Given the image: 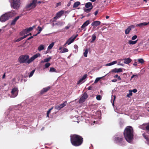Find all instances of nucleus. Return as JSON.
Masks as SVG:
<instances>
[{"label": "nucleus", "instance_id": "obj_1", "mask_svg": "<svg viewBox=\"0 0 149 149\" xmlns=\"http://www.w3.org/2000/svg\"><path fill=\"white\" fill-rule=\"evenodd\" d=\"M83 137L79 135L73 134L70 136V142L72 146L75 147L81 145L83 142Z\"/></svg>", "mask_w": 149, "mask_h": 149}, {"label": "nucleus", "instance_id": "obj_2", "mask_svg": "<svg viewBox=\"0 0 149 149\" xmlns=\"http://www.w3.org/2000/svg\"><path fill=\"white\" fill-rule=\"evenodd\" d=\"M124 135L126 140L129 143H130L133 139V130L130 126H127L124 132Z\"/></svg>", "mask_w": 149, "mask_h": 149}, {"label": "nucleus", "instance_id": "obj_3", "mask_svg": "<svg viewBox=\"0 0 149 149\" xmlns=\"http://www.w3.org/2000/svg\"><path fill=\"white\" fill-rule=\"evenodd\" d=\"M13 14L11 12L6 13L0 17V21L2 22H5L8 20L9 17H13Z\"/></svg>", "mask_w": 149, "mask_h": 149}, {"label": "nucleus", "instance_id": "obj_4", "mask_svg": "<svg viewBox=\"0 0 149 149\" xmlns=\"http://www.w3.org/2000/svg\"><path fill=\"white\" fill-rule=\"evenodd\" d=\"M21 3L19 0H13L12 7L15 9H18L20 8Z\"/></svg>", "mask_w": 149, "mask_h": 149}, {"label": "nucleus", "instance_id": "obj_5", "mask_svg": "<svg viewBox=\"0 0 149 149\" xmlns=\"http://www.w3.org/2000/svg\"><path fill=\"white\" fill-rule=\"evenodd\" d=\"M29 56L27 55H22L19 58V61L21 63H24L27 62V60L29 58Z\"/></svg>", "mask_w": 149, "mask_h": 149}, {"label": "nucleus", "instance_id": "obj_6", "mask_svg": "<svg viewBox=\"0 0 149 149\" xmlns=\"http://www.w3.org/2000/svg\"><path fill=\"white\" fill-rule=\"evenodd\" d=\"M88 95L86 92L84 93L82 95V96L80 98L79 100V103H82L84 102L88 98Z\"/></svg>", "mask_w": 149, "mask_h": 149}, {"label": "nucleus", "instance_id": "obj_7", "mask_svg": "<svg viewBox=\"0 0 149 149\" xmlns=\"http://www.w3.org/2000/svg\"><path fill=\"white\" fill-rule=\"evenodd\" d=\"M18 89L17 87H15L12 89L11 93V96L12 97H16L18 94Z\"/></svg>", "mask_w": 149, "mask_h": 149}, {"label": "nucleus", "instance_id": "obj_8", "mask_svg": "<svg viewBox=\"0 0 149 149\" xmlns=\"http://www.w3.org/2000/svg\"><path fill=\"white\" fill-rule=\"evenodd\" d=\"M36 1L35 0H33L32 3L28 4L26 7L30 9L34 8L36 6Z\"/></svg>", "mask_w": 149, "mask_h": 149}, {"label": "nucleus", "instance_id": "obj_9", "mask_svg": "<svg viewBox=\"0 0 149 149\" xmlns=\"http://www.w3.org/2000/svg\"><path fill=\"white\" fill-rule=\"evenodd\" d=\"M67 101L64 102L63 103L60 104L59 105L55 107V109L57 110H60L66 106L67 104Z\"/></svg>", "mask_w": 149, "mask_h": 149}, {"label": "nucleus", "instance_id": "obj_10", "mask_svg": "<svg viewBox=\"0 0 149 149\" xmlns=\"http://www.w3.org/2000/svg\"><path fill=\"white\" fill-rule=\"evenodd\" d=\"M123 138L122 136L119 137H116L114 138V141L116 143H120L123 141Z\"/></svg>", "mask_w": 149, "mask_h": 149}, {"label": "nucleus", "instance_id": "obj_11", "mask_svg": "<svg viewBox=\"0 0 149 149\" xmlns=\"http://www.w3.org/2000/svg\"><path fill=\"white\" fill-rule=\"evenodd\" d=\"M51 88V87L48 86L44 88H43L40 91V93L41 95L44 94V93L47 92Z\"/></svg>", "mask_w": 149, "mask_h": 149}, {"label": "nucleus", "instance_id": "obj_12", "mask_svg": "<svg viewBox=\"0 0 149 149\" xmlns=\"http://www.w3.org/2000/svg\"><path fill=\"white\" fill-rule=\"evenodd\" d=\"M101 22L98 21H95L93 22L91 24L92 26L94 27H96L97 26L100 25Z\"/></svg>", "mask_w": 149, "mask_h": 149}, {"label": "nucleus", "instance_id": "obj_13", "mask_svg": "<svg viewBox=\"0 0 149 149\" xmlns=\"http://www.w3.org/2000/svg\"><path fill=\"white\" fill-rule=\"evenodd\" d=\"M87 77V74H84L81 78L80 79L79 81L77 84H79L80 83L82 84L85 81V79Z\"/></svg>", "mask_w": 149, "mask_h": 149}, {"label": "nucleus", "instance_id": "obj_14", "mask_svg": "<svg viewBox=\"0 0 149 149\" xmlns=\"http://www.w3.org/2000/svg\"><path fill=\"white\" fill-rule=\"evenodd\" d=\"M64 12L63 11H61L58 12L56 14V16L54 17V19H57L61 17V16L63 14Z\"/></svg>", "mask_w": 149, "mask_h": 149}, {"label": "nucleus", "instance_id": "obj_15", "mask_svg": "<svg viewBox=\"0 0 149 149\" xmlns=\"http://www.w3.org/2000/svg\"><path fill=\"white\" fill-rule=\"evenodd\" d=\"M111 72H113L115 73H118L120 72H122V70L121 68H115L113 69L111 71Z\"/></svg>", "mask_w": 149, "mask_h": 149}, {"label": "nucleus", "instance_id": "obj_16", "mask_svg": "<svg viewBox=\"0 0 149 149\" xmlns=\"http://www.w3.org/2000/svg\"><path fill=\"white\" fill-rule=\"evenodd\" d=\"M34 27V26H33L32 27H30L29 28L26 29L24 30V33H27L30 31H31L33 29Z\"/></svg>", "mask_w": 149, "mask_h": 149}, {"label": "nucleus", "instance_id": "obj_17", "mask_svg": "<svg viewBox=\"0 0 149 149\" xmlns=\"http://www.w3.org/2000/svg\"><path fill=\"white\" fill-rule=\"evenodd\" d=\"M132 61V60L129 58H125L124 59V63L127 64L130 63Z\"/></svg>", "mask_w": 149, "mask_h": 149}, {"label": "nucleus", "instance_id": "obj_18", "mask_svg": "<svg viewBox=\"0 0 149 149\" xmlns=\"http://www.w3.org/2000/svg\"><path fill=\"white\" fill-rule=\"evenodd\" d=\"M89 24V21L88 20L86 21L81 26V28L82 29L84 28L86 26H87Z\"/></svg>", "mask_w": 149, "mask_h": 149}, {"label": "nucleus", "instance_id": "obj_19", "mask_svg": "<svg viewBox=\"0 0 149 149\" xmlns=\"http://www.w3.org/2000/svg\"><path fill=\"white\" fill-rule=\"evenodd\" d=\"M149 24V22L148 23L143 22L139 24H137L136 25V26L141 27L143 26H146Z\"/></svg>", "mask_w": 149, "mask_h": 149}, {"label": "nucleus", "instance_id": "obj_20", "mask_svg": "<svg viewBox=\"0 0 149 149\" xmlns=\"http://www.w3.org/2000/svg\"><path fill=\"white\" fill-rule=\"evenodd\" d=\"M78 36V34L76 35L75 36H74V35L73 36L69 39V41H70L71 42V43L72 42L74 41L75 39Z\"/></svg>", "mask_w": 149, "mask_h": 149}, {"label": "nucleus", "instance_id": "obj_21", "mask_svg": "<svg viewBox=\"0 0 149 149\" xmlns=\"http://www.w3.org/2000/svg\"><path fill=\"white\" fill-rule=\"evenodd\" d=\"M20 17V16H18L17 17H15L12 22L11 23V25H14L16 22L17 21V19H18L19 18V17Z\"/></svg>", "mask_w": 149, "mask_h": 149}, {"label": "nucleus", "instance_id": "obj_22", "mask_svg": "<svg viewBox=\"0 0 149 149\" xmlns=\"http://www.w3.org/2000/svg\"><path fill=\"white\" fill-rule=\"evenodd\" d=\"M52 58L51 57H50L48 58H45L44 60L41 61V63L48 62Z\"/></svg>", "mask_w": 149, "mask_h": 149}, {"label": "nucleus", "instance_id": "obj_23", "mask_svg": "<svg viewBox=\"0 0 149 149\" xmlns=\"http://www.w3.org/2000/svg\"><path fill=\"white\" fill-rule=\"evenodd\" d=\"M85 6L86 8H88L90 7H91V8H92V7H93L92 4L90 2H88L86 3Z\"/></svg>", "mask_w": 149, "mask_h": 149}, {"label": "nucleus", "instance_id": "obj_24", "mask_svg": "<svg viewBox=\"0 0 149 149\" xmlns=\"http://www.w3.org/2000/svg\"><path fill=\"white\" fill-rule=\"evenodd\" d=\"M137 40L134 41L129 40L128 41V43L130 45H133L136 43L137 42Z\"/></svg>", "mask_w": 149, "mask_h": 149}, {"label": "nucleus", "instance_id": "obj_25", "mask_svg": "<svg viewBox=\"0 0 149 149\" xmlns=\"http://www.w3.org/2000/svg\"><path fill=\"white\" fill-rule=\"evenodd\" d=\"M117 62L116 61H114L111 63L106 64V66H109L112 65L114 64H116V63Z\"/></svg>", "mask_w": 149, "mask_h": 149}, {"label": "nucleus", "instance_id": "obj_26", "mask_svg": "<svg viewBox=\"0 0 149 149\" xmlns=\"http://www.w3.org/2000/svg\"><path fill=\"white\" fill-rule=\"evenodd\" d=\"M80 4V3L79 1H77L75 2L73 5V7L75 8L77 7Z\"/></svg>", "mask_w": 149, "mask_h": 149}, {"label": "nucleus", "instance_id": "obj_27", "mask_svg": "<svg viewBox=\"0 0 149 149\" xmlns=\"http://www.w3.org/2000/svg\"><path fill=\"white\" fill-rule=\"evenodd\" d=\"M44 48V46L43 45H40L38 48V50L40 51L41 50H43Z\"/></svg>", "mask_w": 149, "mask_h": 149}, {"label": "nucleus", "instance_id": "obj_28", "mask_svg": "<svg viewBox=\"0 0 149 149\" xmlns=\"http://www.w3.org/2000/svg\"><path fill=\"white\" fill-rule=\"evenodd\" d=\"M35 59L33 57V56H32L30 59H29L27 61V62L28 64L30 63L31 62L33 61Z\"/></svg>", "mask_w": 149, "mask_h": 149}, {"label": "nucleus", "instance_id": "obj_29", "mask_svg": "<svg viewBox=\"0 0 149 149\" xmlns=\"http://www.w3.org/2000/svg\"><path fill=\"white\" fill-rule=\"evenodd\" d=\"M94 34L92 36V40L91 41V43H93V42L95 40L96 38V36H95V35Z\"/></svg>", "mask_w": 149, "mask_h": 149}, {"label": "nucleus", "instance_id": "obj_30", "mask_svg": "<svg viewBox=\"0 0 149 149\" xmlns=\"http://www.w3.org/2000/svg\"><path fill=\"white\" fill-rule=\"evenodd\" d=\"M130 31L131 30L130 28H129L128 27L125 31V34L126 35L128 34Z\"/></svg>", "mask_w": 149, "mask_h": 149}, {"label": "nucleus", "instance_id": "obj_31", "mask_svg": "<svg viewBox=\"0 0 149 149\" xmlns=\"http://www.w3.org/2000/svg\"><path fill=\"white\" fill-rule=\"evenodd\" d=\"M103 77H97L96 78L95 81L94 83H97L99 81H101L100 79L102 78Z\"/></svg>", "mask_w": 149, "mask_h": 149}, {"label": "nucleus", "instance_id": "obj_32", "mask_svg": "<svg viewBox=\"0 0 149 149\" xmlns=\"http://www.w3.org/2000/svg\"><path fill=\"white\" fill-rule=\"evenodd\" d=\"M68 49L67 48H64L63 50H61L60 52L61 53H63L68 52Z\"/></svg>", "mask_w": 149, "mask_h": 149}, {"label": "nucleus", "instance_id": "obj_33", "mask_svg": "<svg viewBox=\"0 0 149 149\" xmlns=\"http://www.w3.org/2000/svg\"><path fill=\"white\" fill-rule=\"evenodd\" d=\"M138 77V76L137 75H133L131 77V80H134L137 78Z\"/></svg>", "mask_w": 149, "mask_h": 149}, {"label": "nucleus", "instance_id": "obj_34", "mask_svg": "<svg viewBox=\"0 0 149 149\" xmlns=\"http://www.w3.org/2000/svg\"><path fill=\"white\" fill-rule=\"evenodd\" d=\"M49 72H56V70L54 68H50Z\"/></svg>", "mask_w": 149, "mask_h": 149}, {"label": "nucleus", "instance_id": "obj_35", "mask_svg": "<svg viewBox=\"0 0 149 149\" xmlns=\"http://www.w3.org/2000/svg\"><path fill=\"white\" fill-rule=\"evenodd\" d=\"M54 42H52L51 43L48 47V49H51L53 46L54 45Z\"/></svg>", "mask_w": 149, "mask_h": 149}, {"label": "nucleus", "instance_id": "obj_36", "mask_svg": "<svg viewBox=\"0 0 149 149\" xmlns=\"http://www.w3.org/2000/svg\"><path fill=\"white\" fill-rule=\"evenodd\" d=\"M145 129L147 131H149V123L146 124Z\"/></svg>", "mask_w": 149, "mask_h": 149}, {"label": "nucleus", "instance_id": "obj_37", "mask_svg": "<svg viewBox=\"0 0 149 149\" xmlns=\"http://www.w3.org/2000/svg\"><path fill=\"white\" fill-rule=\"evenodd\" d=\"M88 52V50L87 48L85 50L84 52V56L86 57L87 56V54Z\"/></svg>", "mask_w": 149, "mask_h": 149}, {"label": "nucleus", "instance_id": "obj_38", "mask_svg": "<svg viewBox=\"0 0 149 149\" xmlns=\"http://www.w3.org/2000/svg\"><path fill=\"white\" fill-rule=\"evenodd\" d=\"M38 31L37 33V34H39L42 30V29L39 26H38Z\"/></svg>", "mask_w": 149, "mask_h": 149}, {"label": "nucleus", "instance_id": "obj_39", "mask_svg": "<svg viewBox=\"0 0 149 149\" xmlns=\"http://www.w3.org/2000/svg\"><path fill=\"white\" fill-rule=\"evenodd\" d=\"M35 71V70H33L30 72V73L29 75V78L33 76Z\"/></svg>", "mask_w": 149, "mask_h": 149}, {"label": "nucleus", "instance_id": "obj_40", "mask_svg": "<svg viewBox=\"0 0 149 149\" xmlns=\"http://www.w3.org/2000/svg\"><path fill=\"white\" fill-rule=\"evenodd\" d=\"M92 9V8H88V9H85L84 10V11L86 13H88Z\"/></svg>", "mask_w": 149, "mask_h": 149}, {"label": "nucleus", "instance_id": "obj_41", "mask_svg": "<svg viewBox=\"0 0 149 149\" xmlns=\"http://www.w3.org/2000/svg\"><path fill=\"white\" fill-rule=\"evenodd\" d=\"M40 56V54L39 53H37L36 54L33 56V57L35 59L36 58H37L38 57Z\"/></svg>", "mask_w": 149, "mask_h": 149}, {"label": "nucleus", "instance_id": "obj_42", "mask_svg": "<svg viewBox=\"0 0 149 149\" xmlns=\"http://www.w3.org/2000/svg\"><path fill=\"white\" fill-rule=\"evenodd\" d=\"M96 98L97 100H100L101 99L102 97L100 95H99L97 96Z\"/></svg>", "mask_w": 149, "mask_h": 149}, {"label": "nucleus", "instance_id": "obj_43", "mask_svg": "<svg viewBox=\"0 0 149 149\" xmlns=\"http://www.w3.org/2000/svg\"><path fill=\"white\" fill-rule=\"evenodd\" d=\"M138 61L139 63H143L144 62V61L143 60V59L142 58L138 59Z\"/></svg>", "mask_w": 149, "mask_h": 149}, {"label": "nucleus", "instance_id": "obj_44", "mask_svg": "<svg viewBox=\"0 0 149 149\" xmlns=\"http://www.w3.org/2000/svg\"><path fill=\"white\" fill-rule=\"evenodd\" d=\"M51 64L50 63H47L45 64V67L46 68H47L49 67L50 65Z\"/></svg>", "mask_w": 149, "mask_h": 149}, {"label": "nucleus", "instance_id": "obj_45", "mask_svg": "<svg viewBox=\"0 0 149 149\" xmlns=\"http://www.w3.org/2000/svg\"><path fill=\"white\" fill-rule=\"evenodd\" d=\"M129 93L127 95V96L128 97H129L130 96H132V92L131 91V90H129Z\"/></svg>", "mask_w": 149, "mask_h": 149}, {"label": "nucleus", "instance_id": "obj_46", "mask_svg": "<svg viewBox=\"0 0 149 149\" xmlns=\"http://www.w3.org/2000/svg\"><path fill=\"white\" fill-rule=\"evenodd\" d=\"M113 99H111V102L112 103V104H114V101L116 98V96L115 95H114L113 96Z\"/></svg>", "mask_w": 149, "mask_h": 149}, {"label": "nucleus", "instance_id": "obj_47", "mask_svg": "<svg viewBox=\"0 0 149 149\" xmlns=\"http://www.w3.org/2000/svg\"><path fill=\"white\" fill-rule=\"evenodd\" d=\"M137 38V36L134 35L132 37V40H134L136 39Z\"/></svg>", "mask_w": 149, "mask_h": 149}, {"label": "nucleus", "instance_id": "obj_48", "mask_svg": "<svg viewBox=\"0 0 149 149\" xmlns=\"http://www.w3.org/2000/svg\"><path fill=\"white\" fill-rule=\"evenodd\" d=\"M53 109V107H52L51 108L49 109V110L47 111V113H50L51 111Z\"/></svg>", "mask_w": 149, "mask_h": 149}, {"label": "nucleus", "instance_id": "obj_49", "mask_svg": "<svg viewBox=\"0 0 149 149\" xmlns=\"http://www.w3.org/2000/svg\"><path fill=\"white\" fill-rule=\"evenodd\" d=\"M71 43V42L70 41H69V39L65 43V44H68V45H70V44Z\"/></svg>", "mask_w": 149, "mask_h": 149}, {"label": "nucleus", "instance_id": "obj_50", "mask_svg": "<svg viewBox=\"0 0 149 149\" xmlns=\"http://www.w3.org/2000/svg\"><path fill=\"white\" fill-rule=\"evenodd\" d=\"M22 40V38H20L17 39V40H16L15 41V42H19V41L21 40Z\"/></svg>", "mask_w": 149, "mask_h": 149}, {"label": "nucleus", "instance_id": "obj_51", "mask_svg": "<svg viewBox=\"0 0 149 149\" xmlns=\"http://www.w3.org/2000/svg\"><path fill=\"white\" fill-rule=\"evenodd\" d=\"M134 26L133 25H131L129 26L128 27L130 28V30H131V29L133 28L134 27Z\"/></svg>", "mask_w": 149, "mask_h": 149}, {"label": "nucleus", "instance_id": "obj_52", "mask_svg": "<svg viewBox=\"0 0 149 149\" xmlns=\"http://www.w3.org/2000/svg\"><path fill=\"white\" fill-rule=\"evenodd\" d=\"M131 91H132V92H133L134 93H136V92H137V90L136 89H133V90Z\"/></svg>", "mask_w": 149, "mask_h": 149}, {"label": "nucleus", "instance_id": "obj_53", "mask_svg": "<svg viewBox=\"0 0 149 149\" xmlns=\"http://www.w3.org/2000/svg\"><path fill=\"white\" fill-rule=\"evenodd\" d=\"M61 4V2H59V3H56V7H58V6H60Z\"/></svg>", "mask_w": 149, "mask_h": 149}, {"label": "nucleus", "instance_id": "obj_54", "mask_svg": "<svg viewBox=\"0 0 149 149\" xmlns=\"http://www.w3.org/2000/svg\"><path fill=\"white\" fill-rule=\"evenodd\" d=\"M29 36V34H27V35H25L24 37H21V38H22V39H23L26 38L27 36Z\"/></svg>", "mask_w": 149, "mask_h": 149}, {"label": "nucleus", "instance_id": "obj_55", "mask_svg": "<svg viewBox=\"0 0 149 149\" xmlns=\"http://www.w3.org/2000/svg\"><path fill=\"white\" fill-rule=\"evenodd\" d=\"M92 87L91 86H89L88 87V88H87L88 90H90L92 89Z\"/></svg>", "mask_w": 149, "mask_h": 149}, {"label": "nucleus", "instance_id": "obj_56", "mask_svg": "<svg viewBox=\"0 0 149 149\" xmlns=\"http://www.w3.org/2000/svg\"><path fill=\"white\" fill-rule=\"evenodd\" d=\"M74 48H75V49H77L78 48V46L77 45H74Z\"/></svg>", "mask_w": 149, "mask_h": 149}, {"label": "nucleus", "instance_id": "obj_57", "mask_svg": "<svg viewBox=\"0 0 149 149\" xmlns=\"http://www.w3.org/2000/svg\"><path fill=\"white\" fill-rule=\"evenodd\" d=\"M98 11L97 10L95 12V15H97V13H98Z\"/></svg>", "mask_w": 149, "mask_h": 149}, {"label": "nucleus", "instance_id": "obj_58", "mask_svg": "<svg viewBox=\"0 0 149 149\" xmlns=\"http://www.w3.org/2000/svg\"><path fill=\"white\" fill-rule=\"evenodd\" d=\"M70 27V26H66L65 27V29H69Z\"/></svg>", "mask_w": 149, "mask_h": 149}, {"label": "nucleus", "instance_id": "obj_59", "mask_svg": "<svg viewBox=\"0 0 149 149\" xmlns=\"http://www.w3.org/2000/svg\"><path fill=\"white\" fill-rule=\"evenodd\" d=\"M33 36H31L28 38L27 40H29L33 38Z\"/></svg>", "mask_w": 149, "mask_h": 149}, {"label": "nucleus", "instance_id": "obj_60", "mask_svg": "<svg viewBox=\"0 0 149 149\" xmlns=\"http://www.w3.org/2000/svg\"><path fill=\"white\" fill-rule=\"evenodd\" d=\"M118 65H120L122 66H124V65L123 63H119L118 64Z\"/></svg>", "mask_w": 149, "mask_h": 149}, {"label": "nucleus", "instance_id": "obj_61", "mask_svg": "<svg viewBox=\"0 0 149 149\" xmlns=\"http://www.w3.org/2000/svg\"><path fill=\"white\" fill-rule=\"evenodd\" d=\"M118 75L116 74L114 76V77L115 78H118Z\"/></svg>", "mask_w": 149, "mask_h": 149}, {"label": "nucleus", "instance_id": "obj_62", "mask_svg": "<svg viewBox=\"0 0 149 149\" xmlns=\"http://www.w3.org/2000/svg\"><path fill=\"white\" fill-rule=\"evenodd\" d=\"M5 73L3 75V77H2V78L3 79H4L5 77Z\"/></svg>", "mask_w": 149, "mask_h": 149}, {"label": "nucleus", "instance_id": "obj_63", "mask_svg": "<svg viewBox=\"0 0 149 149\" xmlns=\"http://www.w3.org/2000/svg\"><path fill=\"white\" fill-rule=\"evenodd\" d=\"M135 66H136L137 65V64L136 62H135L133 64Z\"/></svg>", "mask_w": 149, "mask_h": 149}, {"label": "nucleus", "instance_id": "obj_64", "mask_svg": "<svg viewBox=\"0 0 149 149\" xmlns=\"http://www.w3.org/2000/svg\"><path fill=\"white\" fill-rule=\"evenodd\" d=\"M116 81V79H114L112 80V81L113 82H115Z\"/></svg>", "mask_w": 149, "mask_h": 149}]
</instances>
